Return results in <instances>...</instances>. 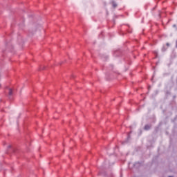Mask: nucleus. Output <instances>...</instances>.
Returning a JSON list of instances; mask_svg holds the SVG:
<instances>
[{"label": "nucleus", "mask_w": 177, "mask_h": 177, "mask_svg": "<svg viewBox=\"0 0 177 177\" xmlns=\"http://www.w3.org/2000/svg\"><path fill=\"white\" fill-rule=\"evenodd\" d=\"M145 129H146V131H148V129H150V126L146 125V126L145 127Z\"/></svg>", "instance_id": "f257e3e1"}, {"label": "nucleus", "mask_w": 177, "mask_h": 177, "mask_svg": "<svg viewBox=\"0 0 177 177\" xmlns=\"http://www.w3.org/2000/svg\"><path fill=\"white\" fill-rule=\"evenodd\" d=\"M0 88H1V84H0Z\"/></svg>", "instance_id": "39448f33"}, {"label": "nucleus", "mask_w": 177, "mask_h": 177, "mask_svg": "<svg viewBox=\"0 0 177 177\" xmlns=\"http://www.w3.org/2000/svg\"><path fill=\"white\" fill-rule=\"evenodd\" d=\"M113 8H117V5L115 3H113Z\"/></svg>", "instance_id": "7ed1b4c3"}, {"label": "nucleus", "mask_w": 177, "mask_h": 177, "mask_svg": "<svg viewBox=\"0 0 177 177\" xmlns=\"http://www.w3.org/2000/svg\"><path fill=\"white\" fill-rule=\"evenodd\" d=\"M12 93H13V91H12L11 88H10L9 89V95H10V96H11V95H12Z\"/></svg>", "instance_id": "f03ea898"}, {"label": "nucleus", "mask_w": 177, "mask_h": 177, "mask_svg": "<svg viewBox=\"0 0 177 177\" xmlns=\"http://www.w3.org/2000/svg\"><path fill=\"white\" fill-rule=\"evenodd\" d=\"M167 46H169V44L167 43Z\"/></svg>", "instance_id": "20e7f679"}]
</instances>
